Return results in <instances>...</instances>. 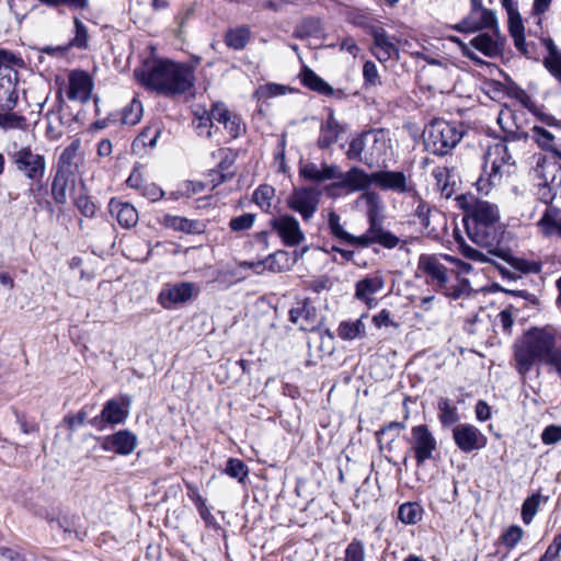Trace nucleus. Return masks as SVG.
Wrapping results in <instances>:
<instances>
[{"label":"nucleus","instance_id":"f257e3e1","mask_svg":"<svg viewBox=\"0 0 561 561\" xmlns=\"http://www.w3.org/2000/svg\"><path fill=\"white\" fill-rule=\"evenodd\" d=\"M466 211V230L469 238L478 247L485 250L476 249L465 241L459 242V250L461 254L471 261L479 263H491L502 274L503 277L510 279H516L515 273L508 268L495 263L491 256H489L490 250H495L499 247L501 237L500 227V211L495 204L488 201H481L476 197L465 199L461 204Z\"/></svg>","mask_w":561,"mask_h":561},{"label":"nucleus","instance_id":"f03ea898","mask_svg":"<svg viewBox=\"0 0 561 561\" xmlns=\"http://www.w3.org/2000/svg\"><path fill=\"white\" fill-rule=\"evenodd\" d=\"M515 369L523 379L536 362L549 367L561 379V343L554 332L548 329L528 331L513 346Z\"/></svg>","mask_w":561,"mask_h":561},{"label":"nucleus","instance_id":"7ed1b4c3","mask_svg":"<svg viewBox=\"0 0 561 561\" xmlns=\"http://www.w3.org/2000/svg\"><path fill=\"white\" fill-rule=\"evenodd\" d=\"M141 81L147 89L165 96H174L185 94L194 88L195 75L187 64L158 59L142 73Z\"/></svg>","mask_w":561,"mask_h":561},{"label":"nucleus","instance_id":"20e7f679","mask_svg":"<svg viewBox=\"0 0 561 561\" xmlns=\"http://www.w3.org/2000/svg\"><path fill=\"white\" fill-rule=\"evenodd\" d=\"M449 262H454V257L449 255L421 254L417 271L423 274L426 284L457 299L463 293L467 282L463 280L462 286L453 284L454 278H457V272L446 265Z\"/></svg>","mask_w":561,"mask_h":561},{"label":"nucleus","instance_id":"39448f33","mask_svg":"<svg viewBox=\"0 0 561 561\" xmlns=\"http://www.w3.org/2000/svg\"><path fill=\"white\" fill-rule=\"evenodd\" d=\"M376 185L382 191H391L398 194H407L410 198H417L419 192L415 184L401 171H375L367 173L353 167V192L367 190Z\"/></svg>","mask_w":561,"mask_h":561},{"label":"nucleus","instance_id":"423d86ee","mask_svg":"<svg viewBox=\"0 0 561 561\" xmlns=\"http://www.w3.org/2000/svg\"><path fill=\"white\" fill-rule=\"evenodd\" d=\"M515 160L505 142H497L489 148L484 154L482 174L476 185L480 193L488 194L490 190L502 183L504 176L514 172Z\"/></svg>","mask_w":561,"mask_h":561},{"label":"nucleus","instance_id":"0eeeda50","mask_svg":"<svg viewBox=\"0 0 561 561\" xmlns=\"http://www.w3.org/2000/svg\"><path fill=\"white\" fill-rule=\"evenodd\" d=\"M465 130L461 125L444 119H434L423 133L425 149L436 156H446L462 139Z\"/></svg>","mask_w":561,"mask_h":561},{"label":"nucleus","instance_id":"6e6552de","mask_svg":"<svg viewBox=\"0 0 561 561\" xmlns=\"http://www.w3.org/2000/svg\"><path fill=\"white\" fill-rule=\"evenodd\" d=\"M299 176L305 181L311 183H323L325 181L334 180L332 185L328 186V193L333 195L332 191L335 188H348L351 187V170L342 172L340 167L335 164L314 162H300L299 164Z\"/></svg>","mask_w":561,"mask_h":561},{"label":"nucleus","instance_id":"1a4fd4ad","mask_svg":"<svg viewBox=\"0 0 561 561\" xmlns=\"http://www.w3.org/2000/svg\"><path fill=\"white\" fill-rule=\"evenodd\" d=\"M385 149L386 141L382 130L369 129L353 138V158H357L369 168L378 164V159Z\"/></svg>","mask_w":561,"mask_h":561},{"label":"nucleus","instance_id":"9d476101","mask_svg":"<svg viewBox=\"0 0 561 561\" xmlns=\"http://www.w3.org/2000/svg\"><path fill=\"white\" fill-rule=\"evenodd\" d=\"M409 444L411 450L414 453V458L419 467L426 460L432 459L433 453L437 448L436 438L425 424L416 425L411 428Z\"/></svg>","mask_w":561,"mask_h":561},{"label":"nucleus","instance_id":"9b49d317","mask_svg":"<svg viewBox=\"0 0 561 561\" xmlns=\"http://www.w3.org/2000/svg\"><path fill=\"white\" fill-rule=\"evenodd\" d=\"M362 191L363 193L354 202V208L367 218L368 228H373L383 222L386 206L379 193L370 188Z\"/></svg>","mask_w":561,"mask_h":561},{"label":"nucleus","instance_id":"f8f14e48","mask_svg":"<svg viewBox=\"0 0 561 561\" xmlns=\"http://www.w3.org/2000/svg\"><path fill=\"white\" fill-rule=\"evenodd\" d=\"M16 169L30 180H43L46 170L45 157L23 147L12 156Z\"/></svg>","mask_w":561,"mask_h":561},{"label":"nucleus","instance_id":"ddd939ff","mask_svg":"<svg viewBox=\"0 0 561 561\" xmlns=\"http://www.w3.org/2000/svg\"><path fill=\"white\" fill-rule=\"evenodd\" d=\"M126 405L117 399L106 401L101 413L90 420L88 423L98 431H104L107 425H117L125 422L128 416L129 398L125 397Z\"/></svg>","mask_w":561,"mask_h":561},{"label":"nucleus","instance_id":"4468645a","mask_svg":"<svg viewBox=\"0 0 561 561\" xmlns=\"http://www.w3.org/2000/svg\"><path fill=\"white\" fill-rule=\"evenodd\" d=\"M453 438L456 446L466 454L482 449L488 443V438L482 432L472 424H458L453 430Z\"/></svg>","mask_w":561,"mask_h":561},{"label":"nucleus","instance_id":"2eb2a0df","mask_svg":"<svg viewBox=\"0 0 561 561\" xmlns=\"http://www.w3.org/2000/svg\"><path fill=\"white\" fill-rule=\"evenodd\" d=\"M194 296H197L195 285L188 282H180L167 284L159 293L158 301L164 309H172L176 305L187 302Z\"/></svg>","mask_w":561,"mask_h":561},{"label":"nucleus","instance_id":"dca6fc26","mask_svg":"<svg viewBox=\"0 0 561 561\" xmlns=\"http://www.w3.org/2000/svg\"><path fill=\"white\" fill-rule=\"evenodd\" d=\"M96 439L104 451H112L119 456L130 455L138 444L136 434L129 430H119L114 434L98 437Z\"/></svg>","mask_w":561,"mask_h":561},{"label":"nucleus","instance_id":"f3484780","mask_svg":"<svg viewBox=\"0 0 561 561\" xmlns=\"http://www.w3.org/2000/svg\"><path fill=\"white\" fill-rule=\"evenodd\" d=\"M401 240L389 230H385L382 222L373 228H368L360 236H353V247L368 248L378 243L386 249H394L400 244Z\"/></svg>","mask_w":561,"mask_h":561},{"label":"nucleus","instance_id":"a211bd4d","mask_svg":"<svg viewBox=\"0 0 561 561\" xmlns=\"http://www.w3.org/2000/svg\"><path fill=\"white\" fill-rule=\"evenodd\" d=\"M320 192L313 187H300L291 194L288 205L299 213L304 220H309L318 209Z\"/></svg>","mask_w":561,"mask_h":561},{"label":"nucleus","instance_id":"6ab92c4d","mask_svg":"<svg viewBox=\"0 0 561 561\" xmlns=\"http://www.w3.org/2000/svg\"><path fill=\"white\" fill-rule=\"evenodd\" d=\"M271 226L288 247L298 245L305 239L298 220L290 215H282L273 218Z\"/></svg>","mask_w":561,"mask_h":561},{"label":"nucleus","instance_id":"aec40b11","mask_svg":"<svg viewBox=\"0 0 561 561\" xmlns=\"http://www.w3.org/2000/svg\"><path fill=\"white\" fill-rule=\"evenodd\" d=\"M93 82L91 77L83 70H73L69 75V89L67 96L71 101L87 103L91 99Z\"/></svg>","mask_w":561,"mask_h":561},{"label":"nucleus","instance_id":"412c9836","mask_svg":"<svg viewBox=\"0 0 561 561\" xmlns=\"http://www.w3.org/2000/svg\"><path fill=\"white\" fill-rule=\"evenodd\" d=\"M489 256H491L495 263H497L495 259L503 260L515 271L523 274H539L542 270V263L540 261L513 256L508 251L499 247L495 250H490Z\"/></svg>","mask_w":561,"mask_h":561},{"label":"nucleus","instance_id":"4be33fe9","mask_svg":"<svg viewBox=\"0 0 561 561\" xmlns=\"http://www.w3.org/2000/svg\"><path fill=\"white\" fill-rule=\"evenodd\" d=\"M289 321L299 327L300 330H311L317 323V309L309 298L295 304L289 310Z\"/></svg>","mask_w":561,"mask_h":561},{"label":"nucleus","instance_id":"5701e85b","mask_svg":"<svg viewBox=\"0 0 561 561\" xmlns=\"http://www.w3.org/2000/svg\"><path fill=\"white\" fill-rule=\"evenodd\" d=\"M385 286L383 277L378 274H370L358 280L356 284L355 296L357 299L364 301L368 307L376 305L374 295L379 293Z\"/></svg>","mask_w":561,"mask_h":561},{"label":"nucleus","instance_id":"b1692460","mask_svg":"<svg viewBox=\"0 0 561 561\" xmlns=\"http://www.w3.org/2000/svg\"><path fill=\"white\" fill-rule=\"evenodd\" d=\"M373 41L371 53L380 62H386L390 60L393 55L398 54L396 44L391 41L383 27L373 30Z\"/></svg>","mask_w":561,"mask_h":561},{"label":"nucleus","instance_id":"393cba45","mask_svg":"<svg viewBox=\"0 0 561 561\" xmlns=\"http://www.w3.org/2000/svg\"><path fill=\"white\" fill-rule=\"evenodd\" d=\"M456 28L460 32H474L482 28H489L493 31L494 35H497L500 32L495 13L488 9H483L479 12L473 20H463L456 26Z\"/></svg>","mask_w":561,"mask_h":561},{"label":"nucleus","instance_id":"a878e982","mask_svg":"<svg viewBox=\"0 0 561 561\" xmlns=\"http://www.w3.org/2000/svg\"><path fill=\"white\" fill-rule=\"evenodd\" d=\"M537 227L545 238L553 236L561 238V208L557 206L547 207L538 220Z\"/></svg>","mask_w":561,"mask_h":561},{"label":"nucleus","instance_id":"bb28decb","mask_svg":"<svg viewBox=\"0 0 561 561\" xmlns=\"http://www.w3.org/2000/svg\"><path fill=\"white\" fill-rule=\"evenodd\" d=\"M75 172L56 169L51 182V197L58 205L67 203V187L69 184H75Z\"/></svg>","mask_w":561,"mask_h":561},{"label":"nucleus","instance_id":"cd10ccee","mask_svg":"<svg viewBox=\"0 0 561 561\" xmlns=\"http://www.w3.org/2000/svg\"><path fill=\"white\" fill-rule=\"evenodd\" d=\"M252 32L248 25L228 28L224 34V43L233 50H243L251 41Z\"/></svg>","mask_w":561,"mask_h":561},{"label":"nucleus","instance_id":"c85d7f7f","mask_svg":"<svg viewBox=\"0 0 561 561\" xmlns=\"http://www.w3.org/2000/svg\"><path fill=\"white\" fill-rule=\"evenodd\" d=\"M494 36L495 38L489 34H479L473 37L470 43L476 49L485 56L495 57L502 51L504 39L501 37L500 33Z\"/></svg>","mask_w":561,"mask_h":561},{"label":"nucleus","instance_id":"c756f323","mask_svg":"<svg viewBox=\"0 0 561 561\" xmlns=\"http://www.w3.org/2000/svg\"><path fill=\"white\" fill-rule=\"evenodd\" d=\"M163 225L167 228L175 231L185 232L188 234H198L204 231V224L198 220L188 219L186 217L165 215L163 218Z\"/></svg>","mask_w":561,"mask_h":561},{"label":"nucleus","instance_id":"7c9ffc66","mask_svg":"<svg viewBox=\"0 0 561 561\" xmlns=\"http://www.w3.org/2000/svg\"><path fill=\"white\" fill-rule=\"evenodd\" d=\"M299 77L304 87L319 94L333 95L335 93L334 89L327 81L307 66L302 67Z\"/></svg>","mask_w":561,"mask_h":561},{"label":"nucleus","instance_id":"2f4dec72","mask_svg":"<svg viewBox=\"0 0 561 561\" xmlns=\"http://www.w3.org/2000/svg\"><path fill=\"white\" fill-rule=\"evenodd\" d=\"M111 213H116L117 222L123 228H131L138 221V211L129 203L115 202L114 199L110 203Z\"/></svg>","mask_w":561,"mask_h":561},{"label":"nucleus","instance_id":"473e14b6","mask_svg":"<svg viewBox=\"0 0 561 561\" xmlns=\"http://www.w3.org/2000/svg\"><path fill=\"white\" fill-rule=\"evenodd\" d=\"M341 127L337 121L331 113L324 124L321 125L320 136L318 138V146L322 149L329 148L333 145L339 137Z\"/></svg>","mask_w":561,"mask_h":561},{"label":"nucleus","instance_id":"72a5a7b5","mask_svg":"<svg viewBox=\"0 0 561 561\" xmlns=\"http://www.w3.org/2000/svg\"><path fill=\"white\" fill-rule=\"evenodd\" d=\"M508 28L514 39L515 47L523 54L528 55L524 36V25L518 13L508 15Z\"/></svg>","mask_w":561,"mask_h":561},{"label":"nucleus","instance_id":"f704fd0d","mask_svg":"<svg viewBox=\"0 0 561 561\" xmlns=\"http://www.w3.org/2000/svg\"><path fill=\"white\" fill-rule=\"evenodd\" d=\"M424 510L417 502H407L399 506L398 518L405 525H415L423 517Z\"/></svg>","mask_w":561,"mask_h":561},{"label":"nucleus","instance_id":"c9c22d12","mask_svg":"<svg viewBox=\"0 0 561 561\" xmlns=\"http://www.w3.org/2000/svg\"><path fill=\"white\" fill-rule=\"evenodd\" d=\"M161 133L162 128L159 124L145 127L133 142L134 150L139 147L154 148Z\"/></svg>","mask_w":561,"mask_h":561},{"label":"nucleus","instance_id":"e433bc0d","mask_svg":"<svg viewBox=\"0 0 561 561\" xmlns=\"http://www.w3.org/2000/svg\"><path fill=\"white\" fill-rule=\"evenodd\" d=\"M414 203H416V208L414 209V217L419 219V224L422 228L427 232L432 233L435 231V228L432 227L431 217L433 214V208L430 206L427 202H425L421 195L419 194L417 198H411Z\"/></svg>","mask_w":561,"mask_h":561},{"label":"nucleus","instance_id":"4c0bfd02","mask_svg":"<svg viewBox=\"0 0 561 561\" xmlns=\"http://www.w3.org/2000/svg\"><path fill=\"white\" fill-rule=\"evenodd\" d=\"M80 518L77 515L64 514L57 518H48V523L51 528L61 529L65 534L71 535L75 534L77 538H79V526Z\"/></svg>","mask_w":561,"mask_h":561},{"label":"nucleus","instance_id":"58836bf2","mask_svg":"<svg viewBox=\"0 0 561 561\" xmlns=\"http://www.w3.org/2000/svg\"><path fill=\"white\" fill-rule=\"evenodd\" d=\"M142 104L141 102L134 98L123 110L121 113V122L124 125H136L141 116H142Z\"/></svg>","mask_w":561,"mask_h":561},{"label":"nucleus","instance_id":"ea45409f","mask_svg":"<svg viewBox=\"0 0 561 561\" xmlns=\"http://www.w3.org/2000/svg\"><path fill=\"white\" fill-rule=\"evenodd\" d=\"M437 409L439 412V421L444 426L453 425L458 422L459 416L457 408L451 404L449 399L439 398L437 402Z\"/></svg>","mask_w":561,"mask_h":561},{"label":"nucleus","instance_id":"a19ab883","mask_svg":"<svg viewBox=\"0 0 561 561\" xmlns=\"http://www.w3.org/2000/svg\"><path fill=\"white\" fill-rule=\"evenodd\" d=\"M289 267V254L286 251H276L265 259V268L280 273Z\"/></svg>","mask_w":561,"mask_h":561},{"label":"nucleus","instance_id":"79ce46f5","mask_svg":"<svg viewBox=\"0 0 561 561\" xmlns=\"http://www.w3.org/2000/svg\"><path fill=\"white\" fill-rule=\"evenodd\" d=\"M531 139L543 150L554 152L557 148L553 145L554 136L547 129L540 126L531 128Z\"/></svg>","mask_w":561,"mask_h":561},{"label":"nucleus","instance_id":"37998d69","mask_svg":"<svg viewBox=\"0 0 561 561\" xmlns=\"http://www.w3.org/2000/svg\"><path fill=\"white\" fill-rule=\"evenodd\" d=\"M224 472L230 478L237 479L238 482L243 483L248 478L249 468L241 459L229 458Z\"/></svg>","mask_w":561,"mask_h":561},{"label":"nucleus","instance_id":"c03bdc74","mask_svg":"<svg viewBox=\"0 0 561 561\" xmlns=\"http://www.w3.org/2000/svg\"><path fill=\"white\" fill-rule=\"evenodd\" d=\"M0 113V128L8 129H21L25 130L27 127L26 118L22 115L13 113L11 111H4Z\"/></svg>","mask_w":561,"mask_h":561},{"label":"nucleus","instance_id":"a18cd8bd","mask_svg":"<svg viewBox=\"0 0 561 561\" xmlns=\"http://www.w3.org/2000/svg\"><path fill=\"white\" fill-rule=\"evenodd\" d=\"M47 8L60 11L67 8L71 11L85 10L89 7V0H37Z\"/></svg>","mask_w":561,"mask_h":561},{"label":"nucleus","instance_id":"49530a36","mask_svg":"<svg viewBox=\"0 0 561 561\" xmlns=\"http://www.w3.org/2000/svg\"><path fill=\"white\" fill-rule=\"evenodd\" d=\"M540 501V493H535L524 501L522 505V519L524 524L529 525L533 522L535 515L539 510Z\"/></svg>","mask_w":561,"mask_h":561},{"label":"nucleus","instance_id":"de8ad7c7","mask_svg":"<svg viewBox=\"0 0 561 561\" xmlns=\"http://www.w3.org/2000/svg\"><path fill=\"white\" fill-rule=\"evenodd\" d=\"M363 79L365 89L376 88L381 85V79L377 65L371 60H366L363 65Z\"/></svg>","mask_w":561,"mask_h":561},{"label":"nucleus","instance_id":"09e8293b","mask_svg":"<svg viewBox=\"0 0 561 561\" xmlns=\"http://www.w3.org/2000/svg\"><path fill=\"white\" fill-rule=\"evenodd\" d=\"M404 428V424L401 422H390L388 425L383 426L379 432H377V440L382 448V445L391 444L394 438L399 435L400 431Z\"/></svg>","mask_w":561,"mask_h":561},{"label":"nucleus","instance_id":"8fccbe9b","mask_svg":"<svg viewBox=\"0 0 561 561\" xmlns=\"http://www.w3.org/2000/svg\"><path fill=\"white\" fill-rule=\"evenodd\" d=\"M193 124L199 136H206L207 138L211 137V128L214 126V121L210 111L204 110L203 114L201 115L196 113Z\"/></svg>","mask_w":561,"mask_h":561},{"label":"nucleus","instance_id":"3c124183","mask_svg":"<svg viewBox=\"0 0 561 561\" xmlns=\"http://www.w3.org/2000/svg\"><path fill=\"white\" fill-rule=\"evenodd\" d=\"M353 25L365 28L371 36L374 28H382L371 14L364 13L360 10H353Z\"/></svg>","mask_w":561,"mask_h":561},{"label":"nucleus","instance_id":"603ef678","mask_svg":"<svg viewBox=\"0 0 561 561\" xmlns=\"http://www.w3.org/2000/svg\"><path fill=\"white\" fill-rule=\"evenodd\" d=\"M75 24V37L70 41V46L85 49L88 47V27L85 24L78 18L73 19Z\"/></svg>","mask_w":561,"mask_h":561},{"label":"nucleus","instance_id":"864d4df0","mask_svg":"<svg viewBox=\"0 0 561 561\" xmlns=\"http://www.w3.org/2000/svg\"><path fill=\"white\" fill-rule=\"evenodd\" d=\"M32 181L34 183L30 185V187L26 190L25 194L28 197H32L34 203L37 204L39 207L49 205V202L47 199H45L47 190L45 187V184L43 183V180H32Z\"/></svg>","mask_w":561,"mask_h":561},{"label":"nucleus","instance_id":"5fc2aeb1","mask_svg":"<svg viewBox=\"0 0 561 561\" xmlns=\"http://www.w3.org/2000/svg\"><path fill=\"white\" fill-rule=\"evenodd\" d=\"M275 194L274 187L271 185H260L253 193V202L261 207L267 209L271 206V199Z\"/></svg>","mask_w":561,"mask_h":561},{"label":"nucleus","instance_id":"6e6d98bb","mask_svg":"<svg viewBox=\"0 0 561 561\" xmlns=\"http://www.w3.org/2000/svg\"><path fill=\"white\" fill-rule=\"evenodd\" d=\"M78 145L72 142L70 146L64 149L59 156L57 168L58 170L76 171L77 167L73 165V159L77 152Z\"/></svg>","mask_w":561,"mask_h":561},{"label":"nucleus","instance_id":"4d7b16f0","mask_svg":"<svg viewBox=\"0 0 561 561\" xmlns=\"http://www.w3.org/2000/svg\"><path fill=\"white\" fill-rule=\"evenodd\" d=\"M554 181V176L551 179V182L549 183L547 176H543V183L538 185L537 196L538 199L546 204L547 207L553 206L552 202L554 201L557 196V190L551 185Z\"/></svg>","mask_w":561,"mask_h":561},{"label":"nucleus","instance_id":"13d9d810","mask_svg":"<svg viewBox=\"0 0 561 561\" xmlns=\"http://www.w3.org/2000/svg\"><path fill=\"white\" fill-rule=\"evenodd\" d=\"M18 82V71L14 69L5 68V73H1L0 77V104H4L5 96L11 90L12 83Z\"/></svg>","mask_w":561,"mask_h":561},{"label":"nucleus","instance_id":"bf43d9fd","mask_svg":"<svg viewBox=\"0 0 561 561\" xmlns=\"http://www.w3.org/2000/svg\"><path fill=\"white\" fill-rule=\"evenodd\" d=\"M507 95L517 100L528 111L535 108V102L531 96L515 83L508 87Z\"/></svg>","mask_w":561,"mask_h":561},{"label":"nucleus","instance_id":"052dcab7","mask_svg":"<svg viewBox=\"0 0 561 561\" xmlns=\"http://www.w3.org/2000/svg\"><path fill=\"white\" fill-rule=\"evenodd\" d=\"M329 228L331 233L339 238L340 240L351 243V233L343 229L340 224V216L334 211H331L329 215Z\"/></svg>","mask_w":561,"mask_h":561},{"label":"nucleus","instance_id":"680f3d73","mask_svg":"<svg viewBox=\"0 0 561 561\" xmlns=\"http://www.w3.org/2000/svg\"><path fill=\"white\" fill-rule=\"evenodd\" d=\"M210 114L213 117V121L221 124L227 125V123L231 119V117L234 115L231 113L228 107L222 102H216L211 105Z\"/></svg>","mask_w":561,"mask_h":561},{"label":"nucleus","instance_id":"e2e57ef3","mask_svg":"<svg viewBox=\"0 0 561 561\" xmlns=\"http://www.w3.org/2000/svg\"><path fill=\"white\" fill-rule=\"evenodd\" d=\"M545 67L561 83V51H552L545 58Z\"/></svg>","mask_w":561,"mask_h":561},{"label":"nucleus","instance_id":"0e129e2a","mask_svg":"<svg viewBox=\"0 0 561 561\" xmlns=\"http://www.w3.org/2000/svg\"><path fill=\"white\" fill-rule=\"evenodd\" d=\"M255 220V215L247 213L241 216L234 217L230 220V228L232 231H244L250 229Z\"/></svg>","mask_w":561,"mask_h":561},{"label":"nucleus","instance_id":"69168bd1","mask_svg":"<svg viewBox=\"0 0 561 561\" xmlns=\"http://www.w3.org/2000/svg\"><path fill=\"white\" fill-rule=\"evenodd\" d=\"M523 529L519 526H511L505 533L502 535V540L504 545L508 548H514L523 537Z\"/></svg>","mask_w":561,"mask_h":561},{"label":"nucleus","instance_id":"338daca9","mask_svg":"<svg viewBox=\"0 0 561 561\" xmlns=\"http://www.w3.org/2000/svg\"><path fill=\"white\" fill-rule=\"evenodd\" d=\"M541 440L545 445H553L561 442V426L548 425L541 433Z\"/></svg>","mask_w":561,"mask_h":561},{"label":"nucleus","instance_id":"774afa93","mask_svg":"<svg viewBox=\"0 0 561 561\" xmlns=\"http://www.w3.org/2000/svg\"><path fill=\"white\" fill-rule=\"evenodd\" d=\"M561 551V534L554 536L552 542L547 548L546 552L540 557L539 561H553L559 557Z\"/></svg>","mask_w":561,"mask_h":561}]
</instances>
